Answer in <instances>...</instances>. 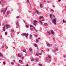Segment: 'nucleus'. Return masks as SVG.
Here are the masks:
<instances>
[{
	"instance_id": "nucleus-36",
	"label": "nucleus",
	"mask_w": 66,
	"mask_h": 66,
	"mask_svg": "<svg viewBox=\"0 0 66 66\" xmlns=\"http://www.w3.org/2000/svg\"><path fill=\"white\" fill-rule=\"evenodd\" d=\"M53 52H55V50H54L53 51Z\"/></svg>"
},
{
	"instance_id": "nucleus-53",
	"label": "nucleus",
	"mask_w": 66,
	"mask_h": 66,
	"mask_svg": "<svg viewBox=\"0 0 66 66\" xmlns=\"http://www.w3.org/2000/svg\"><path fill=\"white\" fill-rule=\"evenodd\" d=\"M1 1L2 2H3L4 0H1Z\"/></svg>"
},
{
	"instance_id": "nucleus-62",
	"label": "nucleus",
	"mask_w": 66,
	"mask_h": 66,
	"mask_svg": "<svg viewBox=\"0 0 66 66\" xmlns=\"http://www.w3.org/2000/svg\"><path fill=\"white\" fill-rule=\"evenodd\" d=\"M44 2H46V1L44 0Z\"/></svg>"
},
{
	"instance_id": "nucleus-11",
	"label": "nucleus",
	"mask_w": 66,
	"mask_h": 66,
	"mask_svg": "<svg viewBox=\"0 0 66 66\" xmlns=\"http://www.w3.org/2000/svg\"><path fill=\"white\" fill-rule=\"evenodd\" d=\"M50 18L51 19H52V18H51V17H52V14H50Z\"/></svg>"
},
{
	"instance_id": "nucleus-3",
	"label": "nucleus",
	"mask_w": 66,
	"mask_h": 66,
	"mask_svg": "<svg viewBox=\"0 0 66 66\" xmlns=\"http://www.w3.org/2000/svg\"><path fill=\"white\" fill-rule=\"evenodd\" d=\"M24 36H25L26 37H28V36H29V34H26V33H23L22 34Z\"/></svg>"
},
{
	"instance_id": "nucleus-23",
	"label": "nucleus",
	"mask_w": 66,
	"mask_h": 66,
	"mask_svg": "<svg viewBox=\"0 0 66 66\" xmlns=\"http://www.w3.org/2000/svg\"><path fill=\"white\" fill-rule=\"evenodd\" d=\"M18 56L19 57H21V55H20L19 54H18Z\"/></svg>"
},
{
	"instance_id": "nucleus-42",
	"label": "nucleus",
	"mask_w": 66,
	"mask_h": 66,
	"mask_svg": "<svg viewBox=\"0 0 66 66\" xmlns=\"http://www.w3.org/2000/svg\"><path fill=\"white\" fill-rule=\"evenodd\" d=\"M36 55L37 56H38V54L36 53Z\"/></svg>"
},
{
	"instance_id": "nucleus-37",
	"label": "nucleus",
	"mask_w": 66,
	"mask_h": 66,
	"mask_svg": "<svg viewBox=\"0 0 66 66\" xmlns=\"http://www.w3.org/2000/svg\"><path fill=\"white\" fill-rule=\"evenodd\" d=\"M7 32H5V35H7Z\"/></svg>"
},
{
	"instance_id": "nucleus-48",
	"label": "nucleus",
	"mask_w": 66,
	"mask_h": 66,
	"mask_svg": "<svg viewBox=\"0 0 66 66\" xmlns=\"http://www.w3.org/2000/svg\"><path fill=\"white\" fill-rule=\"evenodd\" d=\"M16 18H19V16H17Z\"/></svg>"
},
{
	"instance_id": "nucleus-44",
	"label": "nucleus",
	"mask_w": 66,
	"mask_h": 66,
	"mask_svg": "<svg viewBox=\"0 0 66 66\" xmlns=\"http://www.w3.org/2000/svg\"><path fill=\"white\" fill-rule=\"evenodd\" d=\"M3 64H4V65H5V62H3Z\"/></svg>"
},
{
	"instance_id": "nucleus-40",
	"label": "nucleus",
	"mask_w": 66,
	"mask_h": 66,
	"mask_svg": "<svg viewBox=\"0 0 66 66\" xmlns=\"http://www.w3.org/2000/svg\"><path fill=\"white\" fill-rule=\"evenodd\" d=\"M39 65L40 66H42V64H39Z\"/></svg>"
},
{
	"instance_id": "nucleus-41",
	"label": "nucleus",
	"mask_w": 66,
	"mask_h": 66,
	"mask_svg": "<svg viewBox=\"0 0 66 66\" xmlns=\"http://www.w3.org/2000/svg\"><path fill=\"white\" fill-rule=\"evenodd\" d=\"M36 61H38V59H36Z\"/></svg>"
},
{
	"instance_id": "nucleus-8",
	"label": "nucleus",
	"mask_w": 66,
	"mask_h": 66,
	"mask_svg": "<svg viewBox=\"0 0 66 66\" xmlns=\"http://www.w3.org/2000/svg\"><path fill=\"white\" fill-rule=\"evenodd\" d=\"M35 11H36V12L37 13V14H39V13L37 10H35Z\"/></svg>"
},
{
	"instance_id": "nucleus-50",
	"label": "nucleus",
	"mask_w": 66,
	"mask_h": 66,
	"mask_svg": "<svg viewBox=\"0 0 66 66\" xmlns=\"http://www.w3.org/2000/svg\"><path fill=\"white\" fill-rule=\"evenodd\" d=\"M59 2H60L61 1V0H58Z\"/></svg>"
},
{
	"instance_id": "nucleus-60",
	"label": "nucleus",
	"mask_w": 66,
	"mask_h": 66,
	"mask_svg": "<svg viewBox=\"0 0 66 66\" xmlns=\"http://www.w3.org/2000/svg\"><path fill=\"white\" fill-rule=\"evenodd\" d=\"M49 61H51V60L50 59L49 60Z\"/></svg>"
},
{
	"instance_id": "nucleus-32",
	"label": "nucleus",
	"mask_w": 66,
	"mask_h": 66,
	"mask_svg": "<svg viewBox=\"0 0 66 66\" xmlns=\"http://www.w3.org/2000/svg\"><path fill=\"white\" fill-rule=\"evenodd\" d=\"M32 28H33L34 29V30H35L36 29H35V27L33 26V27H32Z\"/></svg>"
},
{
	"instance_id": "nucleus-15",
	"label": "nucleus",
	"mask_w": 66,
	"mask_h": 66,
	"mask_svg": "<svg viewBox=\"0 0 66 66\" xmlns=\"http://www.w3.org/2000/svg\"><path fill=\"white\" fill-rule=\"evenodd\" d=\"M16 24L18 26H19V23H18V22H17L16 23Z\"/></svg>"
},
{
	"instance_id": "nucleus-45",
	"label": "nucleus",
	"mask_w": 66,
	"mask_h": 66,
	"mask_svg": "<svg viewBox=\"0 0 66 66\" xmlns=\"http://www.w3.org/2000/svg\"><path fill=\"white\" fill-rule=\"evenodd\" d=\"M41 51H42V52H44V51H43V50H42Z\"/></svg>"
},
{
	"instance_id": "nucleus-16",
	"label": "nucleus",
	"mask_w": 66,
	"mask_h": 66,
	"mask_svg": "<svg viewBox=\"0 0 66 66\" xmlns=\"http://www.w3.org/2000/svg\"><path fill=\"white\" fill-rule=\"evenodd\" d=\"M34 45L35 46V47H37V45L36 44H34Z\"/></svg>"
},
{
	"instance_id": "nucleus-43",
	"label": "nucleus",
	"mask_w": 66,
	"mask_h": 66,
	"mask_svg": "<svg viewBox=\"0 0 66 66\" xmlns=\"http://www.w3.org/2000/svg\"><path fill=\"white\" fill-rule=\"evenodd\" d=\"M35 31L36 32H37V30H36V29H35Z\"/></svg>"
},
{
	"instance_id": "nucleus-27",
	"label": "nucleus",
	"mask_w": 66,
	"mask_h": 66,
	"mask_svg": "<svg viewBox=\"0 0 66 66\" xmlns=\"http://www.w3.org/2000/svg\"><path fill=\"white\" fill-rule=\"evenodd\" d=\"M40 7H42L43 6H42V5L41 4H40Z\"/></svg>"
},
{
	"instance_id": "nucleus-55",
	"label": "nucleus",
	"mask_w": 66,
	"mask_h": 66,
	"mask_svg": "<svg viewBox=\"0 0 66 66\" xmlns=\"http://www.w3.org/2000/svg\"><path fill=\"white\" fill-rule=\"evenodd\" d=\"M64 57H66V56H64Z\"/></svg>"
},
{
	"instance_id": "nucleus-2",
	"label": "nucleus",
	"mask_w": 66,
	"mask_h": 66,
	"mask_svg": "<svg viewBox=\"0 0 66 66\" xmlns=\"http://www.w3.org/2000/svg\"><path fill=\"white\" fill-rule=\"evenodd\" d=\"M33 24L34 26H36V23H37V21L35 20V21H33Z\"/></svg>"
},
{
	"instance_id": "nucleus-5",
	"label": "nucleus",
	"mask_w": 66,
	"mask_h": 66,
	"mask_svg": "<svg viewBox=\"0 0 66 66\" xmlns=\"http://www.w3.org/2000/svg\"><path fill=\"white\" fill-rule=\"evenodd\" d=\"M7 10V8H5V9L4 10V12L3 13V14L4 15L5 14V12H6V11Z\"/></svg>"
},
{
	"instance_id": "nucleus-25",
	"label": "nucleus",
	"mask_w": 66,
	"mask_h": 66,
	"mask_svg": "<svg viewBox=\"0 0 66 66\" xmlns=\"http://www.w3.org/2000/svg\"><path fill=\"white\" fill-rule=\"evenodd\" d=\"M40 23H41V24H43V22H42L40 20Z\"/></svg>"
},
{
	"instance_id": "nucleus-35",
	"label": "nucleus",
	"mask_w": 66,
	"mask_h": 66,
	"mask_svg": "<svg viewBox=\"0 0 66 66\" xmlns=\"http://www.w3.org/2000/svg\"><path fill=\"white\" fill-rule=\"evenodd\" d=\"M11 32H14V30H11Z\"/></svg>"
},
{
	"instance_id": "nucleus-7",
	"label": "nucleus",
	"mask_w": 66,
	"mask_h": 66,
	"mask_svg": "<svg viewBox=\"0 0 66 66\" xmlns=\"http://www.w3.org/2000/svg\"><path fill=\"white\" fill-rule=\"evenodd\" d=\"M6 28H10V26L9 25L7 24L6 26Z\"/></svg>"
},
{
	"instance_id": "nucleus-31",
	"label": "nucleus",
	"mask_w": 66,
	"mask_h": 66,
	"mask_svg": "<svg viewBox=\"0 0 66 66\" xmlns=\"http://www.w3.org/2000/svg\"><path fill=\"white\" fill-rule=\"evenodd\" d=\"M53 10H52V9H51V10L50 11H51V12H53Z\"/></svg>"
},
{
	"instance_id": "nucleus-30",
	"label": "nucleus",
	"mask_w": 66,
	"mask_h": 66,
	"mask_svg": "<svg viewBox=\"0 0 66 66\" xmlns=\"http://www.w3.org/2000/svg\"><path fill=\"white\" fill-rule=\"evenodd\" d=\"M46 60H48V59H48V58L47 57H46Z\"/></svg>"
},
{
	"instance_id": "nucleus-6",
	"label": "nucleus",
	"mask_w": 66,
	"mask_h": 66,
	"mask_svg": "<svg viewBox=\"0 0 66 66\" xmlns=\"http://www.w3.org/2000/svg\"><path fill=\"white\" fill-rule=\"evenodd\" d=\"M51 32L52 34H53V35H54V32L53 31V30H51Z\"/></svg>"
},
{
	"instance_id": "nucleus-14",
	"label": "nucleus",
	"mask_w": 66,
	"mask_h": 66,
	"mask_svg": "<svg viewBox=\"0 0 66 66\" xmlns=\"http://www.w3.org/2000/svg\"><path fill=\"white\" fill-rule=\"evenodd\" d=\"M29 26L30 28H33V26H32V24L29 25Z\"/></svg>"
},
{
	"instance_id": "nucleus-28",
	"label": "nucleus",
	"mask_w": 66,
	"mask_h": 66,
	"mask_svg": "<svg viewBox=\"0 0 66 66\" xmlns=\"http://www.w3.org/2000/svg\"><path fill=\"white\" fill-rule=\"evenodd\" d=\"M26 28H29V26L28 25H26Z\"/></svg>"
},
{
	"instance_id": "nucleus-52",
	"label": "nucleus",
	"mask_w": 66,
	"mask_h": 66,
	"mask_svg": "<svg viewBox=\"0 0 66 66\" xmlns=\"http://www.w3.org/2000/svg\"><path fill=\"white\" fill-rule=\"evenodd\" d=\"M53 39L54 41V40H55L54 39V38H53Z\"/></svg>"
},
{
	"instance_id": "nucleus-39",
	"label": "nucleus",
	"mask_w": 66,
	"mask_h": 66,
	"mask_svg": "<svg viewBox=\"0 0 66 66\" xmlns=\"http://www.w3.org/2000/svg\"><path fill=\"white\" fill-rule=\"evenodd\" d=\"M27 2L28 3H29V0H27Z\"/></svg>"
},
{
	"instance_id": "nucleus-12",
	"label": "nucleus",
	"mask_w": 66,
	"mask_h": 66,
	"mask_svg": "<svg viewBox=\"0 0 66 66\" xmlns=\"http://www.w3.org/2000/svg\"><path fill=\"white\" fill-rule=\"evenodd\" d=\"M43 18V16H40L39 17V19H41V18Z\"/></svg>"
},
{
	"instance_id": "nucleus-64",
	"label": "nucleus",
	"mask_w": 66,
	"mask_h": 66,
	"mask_svg": "<svg viewBox=\"0 0 66 66\" xmlns=\"http://www.w3.org/2000/svg\"><path fill=\"white\" fill-rule=\"evenodd\" d=\"M65 9H66V6L65 7Z\"/></svg>"
},
{
	"instance_id": "nucleus-17",
	"label": "nucleus",
	"mask_w": 66,
	"mask_h": 66,
	"mask_svg": "<svg viewBox=\"0 0 66 66\" xmlns=\"http://www.w3.org/2000/svg\"><path fill=\"white\" fill-rule=\"evenodd\" d=\"M29 50L30 51H32V49L31 48H29Z\"/></svg>"
},
{
	"instance_id": "nucleus-10",
	"label": "nucleus",
	"mask_w": 66,
	"mask_h": 66,
	"mask_svg": "<svg viewBox=\"0 0 66 66\" xmlns=\"http://www.w3.org/2000/svg\"><path fill=\"white\" fill-rule=\"evenodd\" d=\"M32 35H30L29 36V38L30 39H32Z\"/></svg>"
},
{
	"instance_id": "nucleus-33",
	"label": "nucleus",
	"mask_w": 66,
	"mask_h": 66,
	"mask_svg": "<svg viewBox=\"0 0 66 66\" xmlns=\"http://www.w3.org/2000/svg\"><path fill=\"white\" fill-rule=\"evenodd\" d=\"M3 10H1V12H3Z\"/></svg>"
},
{
	"instance_id": "nucleus-9",
	"label": "nucleus",
	"mask_w": 66,
	"mask_h": 66,
	"mask_svg": "<svg viewBox=\"0 0 66 66\" xmlns=\"http://www.w3.org/2000/svg\"><path fill=\"white\" fill-rule=\"evenodd\" d=\"M44 26H48V24L47 23H45L44 24Z\"/></svg>"
},
{
	"instance_id": "nucleus-24",
	"label": "nucleus",
	"mask_w": 66,
	"mask_h": 66,
	"mask_svg": "<svg viewBox=\"0 0 66 66\" xmlns=\"http://www.w3.org/2000/svg\"><path fill=\"white\" fill-rule=\"evenodd\" d=\"M48 57L49 58H51V56H50V55H49L48 56Z\"/></svg>"
},
{
	"instance_id": "nucleus-59",
	"label": "nucleus",
	"mask_w": 66,
	"mask_h": 66,
	"mask_svg": "<svg viewBox=\"0 0 66 66\" xmlns=\"http://www.w3.org/2000/svg\"><path fill=\"white\" fill-rule=\"evenodd\" d=\"M35 37H37V35H35Z\"/></svg>"
},
{
	"instance_id": "nucleus-19",
	"label": "nucleus",
	"mask_w": 66,
	"mask_h": 66,
	"mask_svg": "<svg viewBox=\"0 0 66 66\" xmlns=\"http://www.w3.org/2000/svg\"><path fill=\"white\" fill-rule=\"evenodd\" d=\"M22 62V60H20L19 61V62L20 63H21V62Z\"/></svg>"
},
{
	"instance_id": "nucleus-21",
	"label": "nucleus",
	"mask_w": 66,
	"mask_h": 66,
	"mask_svg": "<svg viewBox=\"0 0 66 66\" xmlns=\"http://www.w3.org/2000/svg\"><path fill=\"white\" fill-rule=\"evenodd\" d=\"M0 56H3V55L1 54V53H0Z\"/></svg>"
},
{
	"instance_id": "nucleus-34",
	"label": "nucleus",
	"mask_w": 66,
	"mask_h": 66,
	"mask_svg": "<svg viewBox=\"0 0 66 66\" xmlns=\"http://www.w3.org/2000/svg\"><path fill=\"white\" fill-rule=\"evenodd\" d=\"M31 61H34V59H31Z\"/></svg>"
},
{
	"instance_id": "nucleus-57",
	"label": "nucleus",
	"mask_w": 66,
	"mask_h": 66,
	"mask_svg": "<svg viewBox=\"0 0 66 66\" xmlns=\"http://www.w3.org/2000/svg\"><path fill=\"white\" fill-rule=\"evenodd\" d=\"M23 59V57H22V59Z\"/></svg>"
},
{
	"instance_id": "nucleus-26",
	"label": "nucleus",
	"mask_w": 66,
	"mask_h": 66,
	"mask_svg": "<svg viewBox=\"0 0 66 66\" xmlns=\"http://www.w3.org/2000/svg\"><path fill=\"white\" fill-rule=\"evenodd\" d=\"M33 28H30V30H31V31H32L33 30Z\"/></svg>"
},
{
	"instance_id": "nucleus-29",
	"label": "nucleus",
	"mask_w": 66,
	"mask_h": 66,
	"mask_svg": "<svg viewBox=\"0 0 66 66\" xmlns=\"http://www.w3.org/2000/svg\"><path fill=\"white\" fill-rule=\"evenodd\" d=\"M9 13H10V11H7V14H9Z\"/></svg>"
},
{
	"instance_id": "nucleus-47",
	"label": "nucleus",
	"mask_w": 66,
	"mask_h": 66,
	"mask_svg": "<svg viewBox=\"0 0 66 66\" xmlns=\"http://www.w3.org/2000/svg\"><path fill=\"white\" fill-rule=\"evenodd\" d=\"M13 64H14V63H13V62H12V63H11V64H12V65H13Z\"/></svg>"
},
{
	"instance_id": "nucleus-49",
	"label": "nucleus",
	"mask_w": 66,
	"mask_h": 66,
	"mask_svg": "<svg viewBox=\"0 0 66 66\" xmlns=\"http://www.w3.org/2000/svg\"><path fill=\"white\" fill-rule=\"evenodd\" d=\"M42 21H44V20H42Z\"/></svg>"
},
{
	"instance_id": "nucleus-38",
	"label": "nucleus",
	"mask_w": 66,
	"mask_h": 66,
	"mask_svg": "<svg viewBox=\"0 0 66 66\" xmlns=\"http://www.w3.org/2000/svg\"><path fill=\"white\" fill-rule=\"evenodd\" d=\"M36 41L37 42H38V39H37Z\"/></svg>"
},
{
	"instance_id": "nucleus-22",
	"label": "nucleus",
	"mask_w": 66,
	"mask_h": 66,
	"mask_svg": "<svg viewBox=\"0 0 66 66\" xmlns=\"http://www.w3.org/2000/svg\"><path fill=\"white\" fill-rule=\"evenodd\" d=\"M47 46H50V44H47Z\"/></svg>"
},
{
	"instance_id": "nucleus-58",
	"label": "nucleus",
	"mask_w": 66,
	"mask_h": 66,
	"mask_svg": "<svg viewBox=\"0 0 66 66\" xmlns=\"http://www.w3.org/2000/svg\"><path fill=\"white\" fill-rule=\"evenodd\" d=\"M53 7H55V6H53Z\"/></svg>"
},
{
	"instance_id": "nucleus-56",
	"label": "nucleus",
	"mask_w": 66,
	"mask_h": 66,
	"mask_svg": "<svg viewBox=\"0 0 66 66\" xmlns=\"http://www.w3.org/2000/svg\"><path fill=\"white\" fill-rule=\"evenodd\" d=\"M23 22H24V23H25V22H26V21H24V20H23Z\"/></svg>"
},
{
	"instance_id": "nucleus-20",
	"label": "nucleus",
	"mask_w": 66,
	"mask_h": 66,
	"mask_svg": "<svg viewBox=\"0 0 66 66\" xmlns=\"http://www.w3.org/2000/svg\"><path fill=\"white\" fill-rule=\"evenodd\" d=\"M23 52H25L26 53V50L25 49L24 50Z\"/></svg>"
},
{
	"instance_id": "nucleus-46",
	"label": "nucleus",
	"mask_w": 66,
	"mask_h": 66,
	"mask_svg": "<svg viewBox=\"0 0 66 66\" xmlns=\"http://www.w3.org/2000/svg\"><path fill=\"white\" fill-rule=\"evenodd\" d=\"M56 50H57V51H59V50H58V49H57H57H56Z\"/></svg>"
},
{
	"instance_id": "nucleus-1",
	"label": "nucleus",
	"mask_w": 66,
	"mask_h": 66,
	"mask_svg": "<svg viewBox=\"0 0 66 66\" xmlns=\"http://www.w3.org/2000/svg\"><path fill=\"white\" fill-rule=\"evenodd\" d=\"M52 22L54 24H56V19H53L52 21Z\"/></svg>"
},
{
	"instance_id": "nucleus-51",
	"label": "nucleus",
	"mask_w": 66,
	"mask_h": 66,
	"mask_svg": "<svg viewBox=\"0 0 66 66\" xmlns=\"http://www.w3.org/2000/svg\"><path fill=\"white\" fill-rule=\"evenodd\" d=\"M39 54H40V55H41L42 54V53H40Z\"/></svg>"
},
{
	"instance_id": "nucleus-18",
	"label": "nucleus",
	"mask_w": 66,
	"mask_h": 66,
	"mask_svg": "<svg viewBox=\"0 0 66 66\" xmlns=\"http://www.w3.org/2000/svg\"><path fill=\"white\" fill-rule=\"evenodd\" d=\"M47 33L49 35H50V34H51V33L49 32V31H47Z\"/></svg>"
},
{
	"instance_id": "nucleus-54",
	"label": "nucleus",
	"mask_w": 66,
	"mask_h": 66,
	"mask_svg": "<svg viewBox=\"0 0 66 66\" xmlns=\"http://www.w3.org/2000/svg\"><path fill=\"white\" fill-rule=\"evenodd\" d=\"M17 34H19V32H17Z\"/></svg>"
},
{
	"instance_id": "nucleus-4",
	"label": "nucleus",
	"mask_w": 66,
	"mask_h": 66,
	"mask_svg": "<svg viewBox=\"0 0 66 66\" xmlns=\"http://www.w3.org/2000/svg\"><path fill=\"white\" fill-rule=\"evenodd\" d=\"M3 31H4V32L5 31V26H4L3 27Z\"/></svg>"
},
{
	"instance_id": "nucleus-61",
	"label": "nucleus",
	"mask_w": 66,
	"mask_h": 66,
	"mask_svg": "<svg viewBox=\"0 0 66 66\" xmlns=\"http://www.w3.org/2000/svg\"><path fill=\"white\" fill-rule=\"evenodd\" d=\"M53 17H55V16H54V15H53Z\"/></svg>"
},
{
	"instance_id": "nucleus-13",
	"label": "nucleus",
	"mask_w": 66,
	"mask_h": 66,
	"mask_svg": "<svg viewBox=\"0 0 66 66\" xmlns=\"http://www.w3.org/2000/svg\"><path fill=\"white\" fill-rule=\"evenodd\" d=\"M63 23H66V21H65V20H63Z\"/></svg>"
},
{
	"instance_id": "nucleus-63",
	"label": "nucleus",
	"mask_w": 66,
	"mask_h": 66,
	"mask_svg": "<svg viewBox=\"0 0 66 66\" xmlns=\"http://www.w3.org/2000/svg\"><path fill=\"white\" fill-rule=\"evenodd\" d=\"M2 48H4V46H2Z\"/></svg>"
}]
</instances>
